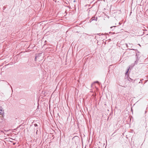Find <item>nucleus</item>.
Wrapping results in <instances>:
<instances>
[{"instance_id":"f257e3e1","label":"nucleus","mask_w":148,"mask_h":148,"mask_svg":"<svg viewBox=\"0 0 148 148\" xmlns=\"http://www.w3.org/2000/svg\"><path fill=\"white\" fill-rule=\"evenodd\" d=\"M4 110H2V108L1 106H0V114L1 115H3L4 114Z\"/></svg>"},{"instance_id":"f03ea898","label":"nucleus","mask_w":148,"mask_h":148,"mask_svg":"<svg viewBox=\"0 0 148 148\" xmlns=\"http://www.w3.org/2000/svg\"><path fill=\"white\" fill-rule=\"evenodd\" d=\"M95 17H93L91 18V20L92 21L96 20L97 21V18H96V19H95Z\"/></svg>"},{"instance_id":"7ed1b4c3","label":"nucleus","mask_w":148,"mask_h":148,"mask_svg":"<svg viewBox=\"0 0 148 148\" xmlns=\"http://www.w3.org/2000/svg\"><path fill=\"white\" fill-rule=\"evenodd\" d=\"M129 69H130V67L128 69H127V71L125 73V74L126 75L127 74V73L128 72V71H129Z\"/></svg>"},{"instance_id":"20e7f679","label":"nucleus","mask_w":148,"mask_h":148,"mask_svg":"<svg viewBox=\"0 0 148 148\" xmlns=\"http://www.w3.org/2000/svg\"><path fill=\"white\" fill-rule=\"evenodd\" d=\"M116 27V26H112L110 27V28L111 29L113 27Z\"/></svg>"},{"instance_id":"39448f33","label":"nucleus","mask_w":148,"mask_h":148,"mask_svg":"<svg viewBox=\"0 0 148 148\" xmlns=\"http://www.w3.org/2000/svg\"><path fill=\"white\" fill-rule=\"evenodd\" d=\"M34 126H35V127L37 126V124H34Z\"/></svg>"},{"instance_id":"423d86ee","label":"nucleus","mask_w":148,"mask_h":148,"mask_svg":"<svg viewBox=\"0 0 148 148\" xmlns=\"http://www.w3.org/2000/svg\"><path fill=\"white\" fill-rule=\"evenodd\" d=\"M37 132H38V130H36V134H37Z\"/></svg>"},{"instance_id":"0eeeda50","label":"nucleus","mask_w":148,"mask_h":148,"mask_svg":"<svg viewBox=\"0 0 148 148\" xmlns=\"http://www.w3.org/2000/svg\"><path fill=\"white\" fill-rule=\"evenodd\" d=\"M37 56H36V57H35V58H37Z\"/></svg>"},{"instance_id":"6e6552de","label":"nucleus","mask_w":148,"mask_h":148,"mask_svg":"<svg viewBox=\"0 0 148 148\" xmlns=\"http://www.w3.org/2000/svg\"><path fill=\"white\" fill-rule=\"evenodd\" d=\"M126 45H127V47H128V46H127V44H126Z\"/></svg>"},{"instance_id":"1a4fd4ad","label":"nucleus","mask_w":148,"mask_h":148,"mask_svg":"<svg viewBox=\"0 0 148 148\" xmlns=\"http://www.w3.org/2000/svg\"><path fill=\"white\" fill-rule=\"evenodd\" d=\"M132 49L133 50H134V49Z\"/></svg>"}]
</instances>
